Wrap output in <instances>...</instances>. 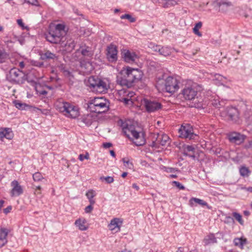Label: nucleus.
Returning a JSON list of instances; mask_svg holds the SVG:
<instances>
[{
	"label": "nucleus",
	"mask_w": 252,
	"mask_h": 252,
	"mask_svg": "<svg viewBox=\"0 0 252 252\" xmlns=\"http://www.w3.org/2000/svg\"><path fill=\"white\" fill-rule=\"evenodd\" d=\"M134 94V93L133 92H129L127 95L128 97H129L130 98L132 97Z\"/></svg>",
	"instance_id": "obj_59"
},
{
	"label": "nucleus",
	"mask_w": 252,
	"mask_h": 252,
	"mask_svg": "<svg viewBox=\"0 0 252 252\" xmlns=\"http://www.w3.org/2000/svg\"><path fill=\"white\" fill-rule=\"evenodd\" d=\"M17 22L18 24L23 28V29H27V27L24 26V24L22 19H18L17 21Z\"/></svg>",
	"instance_id": "obj_47"
},
{
	"label": "nucleus",
	"mask_w": 252,
	"mask_h": 252,
	"mask_svg": "<svg viewBox=\"0 0 252 252\" xmlns=\"http://www.w3.org/2000/svg\"><path fill=\"white\" fill-rule=\"evenodd\" d=\"M13 137V134L10 128L0 129V140H2L4 137L7 139H11Z\"/></svg>",
	"instance_id": "obj_21"
},
{
	"label": "nucleus",
	"mask_w": 252,
	"mask_h": 252,
	"mask_svg": "<svg viewBox=\"0 0 252 252\" xmlns=\"http://www.w3.org/2000/svg\"><path fill=\"white\" fill-rule=\"evenodd\" d=\"M8 230L5 228L0 229V248L3 247L7 243V237Z\"/></svg>",
	"instance_id": "obj_19"
},
{
	"label": "nucleus",
	"mask_w": 252,
	"mask_h": 252,
	"mask_svg": "<svg viewBox=\"0 0 252 252\" xmlns=\"http://www.w3.org/2000/svg\"><path fill=\"white\" fill-rule=\"evenodd\" d=\"M244 214L245 216H249L250 215V212L249 211H244Z\"/></svg>",
	"instance_id": "obj_63"
},
{
	"label": "nucleus",
	"mask_w": 252,
	"mask_h": 252,
	"mask_svg": "<svg viewBox=\"0 0 252 252\" xmlns=\"http://www.w3.org/2000/svg\"><path fill=\"white\" fill-rule=\"evenodd\" d=\"M226 136L230 143L238 145L243 143L247 138L246 135L236 131L230 132Z\"/></svg>",
	"instance_id": "obj_10"
},
{
	"label": "nucleus",
	"mask_w": 252,
	"mask_h": 252,
	"mask_svg": "<svg viewBox=\"0 0 252 252\" xmlns=\"http://www.w3.org/2000/svg\"><path fill=\"white\" fill-rule=\"evenodd\" d=\"M126 69L128 71V75H127L128 80L126 82L128 83V88H130L134 82L142 78L143 73L138 69L132 68L130 67H126Z\"/></svg>",
	"instance_id": "obj_6"
},
{
	"label": "nucleus",
	"mask_w": 252,
	"mask_h": 252,
	"mask_svg": "<svg viewBox=\"0 0 252 252\" xmlns=\"http://www.w3.org/2000/svg\"><path fill=\"white\" fill-rule=\"evenodd\" d=\"M122 127L125 135L136 146H142L145 144V140L143 133L136 131L133 125L126 122L122 124Z\"/></svg>",
	"instance_id": "obj_2"
},
{
	"label": "nucleus",
	"mask_w": 252,
	"mask_h": 252,
	"mask_svg": "<svg viewBox=\"0 0 252 252\" xmlns=\"http://www.w3.org/2000/svg\"><path fill=\"white\" fill-rule=\"evenodd\" d=\"M32 178L34 181L39 182L44 179L43 176L40 172H36L32 175Z\"/></svg>",
	"instance_id": "obj_36"
},
{
	"label": "nucleus",
	"mask_w": 252,
	"mask_h": 252,
	"mask_svg": "<svg viewBox=\"0 0 252 252\" xmlns=\"http://www.w3.org/2000/svg\"><path fill=\"white\" fill-rule=\"evenodd\" d=\"M179 136L186 139H195L197 135L193 131L192 127L189 124L182 125L179 129Z\"/></svg>",
	"instance_id": "obj_7"
},
{
	"label": "nucleus",
	"mask_w": 252,
	"mask_h": 252,
	"mask_svg": "<svg viewBox=\"0 0 252 252\" xmlns=\"http://www.w3.org/2000/svg\"><path fill=\"white\" fill-rule=\"evenodd\" d=\"M13 103L17 108L21 110L25 109V107L28 106L25 103H23L18 100L13 101Z\"/></svg>",
	"instance_id": "obj_34"
},
{
	"label": "nucleus",
	"mask_w": 252,
	"mask_h": 252,
	"mask_svg": "<svg viewBox=\"0 0 252 252\" xmlns=\"http://www.w3.org/2000/svg\"><path fill=\"white\" fill-rule=\"evenodd\" d=\"M216 78L219 80L220 82H224V79H225V78L224 77L220 75H217L216 76Z\"/></svg>",
	"instance_id": "obj_52"
},
{
	"label": "nucleus",
	"mask_w": 252,
	"mask_h": 252,
	"mask_svg": "<svg viewBox=\"0 0 252 252\" xmlns=\"http://www.w3.org/2000/svg\"><path fill=\"white\" fill-rule=\"evenodd\" d=\"M81 119V121L86 125L90 126L93 123L94 118L93 117L92 114L91 113H88L83 115L82 116Z\"/></svg>",
	"instance_id": "obj_24"
},
{
	"label": "nucleus",
	"mask_w": 252,
	"mask_h": 252,
	"mask_svg": "<svg viewBox=\"0 0 252 252\" xmlns=\"http://www.w3.org/2000/svg\"><path fill=\"white\" fill-rule=\"evenodd\" d=\"M245 147L246 149H250L252 148V141H249L248 144H246Z\"/></svg>",
	"instance_id": "obj_56"
},
{
	"label": "nucleus",
	"mask_w": 252,
	"mask_h": 252,
	"mask_svg": "<svg viewBox=\"0 0 252 252\" xmlns=\"http://www.w3.org/2000/svg\"><path fill=\"white\" fill-rule=\"evenodd\" d=\"M81 54L84 56L91 57L93 55V53L90 50L89 47H87L85 49H82L81 50Z\"/></svg>",
	"instance_id": "obj_40"
},
{
	"label": "nucleus",
	"mask_w": 252,
	"mask_h": 252,
	"mask_svg": "<svg viewBox=\"0 0 252 252\" xmlns=\"http://www.w3.org/2000/svg\"><path fill=\"white\" fill-rule=\"evenodd\" d=\"M75 225L81 231L86 230L88 228L87 221L85 219H78L75 220Z\"/></svg>",
	"instance_id": "obj_22"
},
{
	"label": "nucleus",
	"mask_w": 252,
	"mask_h": 252,
	"mask_svg": "<svg viewBox=\"0 0 252 252\" xmlns=\"http://www.w3.org/2000/svg\"><path fill=\"white\" fill-rule=\"evenodd\" d=\"M82 71L85 73H90L94 69L92 63L90 62L83 61L80 63Z\"/></svg>",
	"instance_id": "obj_20"
},
{
	"label": "nucleus",
	"mask_w": 252,
	"mask_h": 252,
	"mask_svg": "<svg viewBox=\"0 0 252 252\" xmlns=\"http://www.w3.org/2000/svg\"><path fill=\"white\" fill-rule=\"evenodd\" d=\"M143 103L146 111L149 113L154 112L161 109V104L157 101L144 99Z\"/></svg>",
	"instance_id": "obj_12"
},
{
	"label": "nucleus",
	"mask_w": 252,
	"mask_h": 252,
	"mask_svg": "<svg viewBox=\"0 0 252 252\" xmlns=\"http://www.w3.org/2000/svg\"><path fill=\"white\" fill-rule=\"evenodd\" d=\"M169 139V137L166 134L158 135L156 141L161 145H165Z\"/></svg>",
	"instance_id": "obj_27"
},
{
	"label": "nucleus",
	"mask_w": 252,
	"mask_h": 252,
	"mask_svg": "<svg viewBox=\"0 0 252 252\" xmlns=\"http://www.w3.org/2000/svg\"><path fill=\"white\" fill-rule=\"evenodd\" d=\"M172 52V49L168 47L161 46L159 52V54L164 57L169 56Z\"/></svg>",
	"instance_id": "obj_29"
},
{
	"label": "nucleus",
	"mask_w": 252,
	"mask_h": 252,
	"mask_svg": "<svg viewBox=\"0 0 252 252\" xmlns=\"http://www.w3.org/2000/svg\"><path fill=\"white\" fill-rule=\"evenodd\" d=\"M226 113L228 120L235 123H239V112L237 109L233 107H228L226 109Z\"/></svg>",
	"instance_id": "obj_15"
},
{
	"label": "nucleus",
	"mask_w": 252,
	"mask_h": 252,
	"mask_svg": "<svg viewBox=\"0 0 252 252\" xmlns=\"http://www.w3.org/2000/svg\"><path fill=\"white\" fill-rule=\"evenodd\" d=\"M232 216L241 224H243L244 221L242 219V216L240 214L234 212L232 213Z\"/></svg>",
	"instance_id": "obj_37"
},
{
	"label": "nucleus",
	"mask_w": 252,
	"mask_h": 252,
	"mask_svg": "<svg viewBox=\"0 0 252 252\" xmlns=\"http://www.w3.org/2000/svg\"><path fill=\"white\" fill-rule=\"evenodd\" d=\"M130 99L128 98H123V101L126 103L127 104Z\"/></svg>",
	"instance_id": "obj_60"
},
{
	"label": "nucleus",
	"mask_w": 252,
	"mask_h": 252,
	"mask_svg": "<svg viewBox=\"0 0 252 252\" xmlns=\"http://www.w3.org/2000/svg\"><path fill=\"white\" fill-rule=\"evenodd\" d=\"M189 202L191 206H194V203L198 204L199 205L202 206H208L207 203L204 201L203 200L195 197L191 198L189 200Z\"/></svg>",
	"instance_id": "obj_26"
},
{
	"label": "nucleus",
	"mask_w": 252,
	"mask_h": 252,
	"mask_svg": "<svg viewBox=\"0 0 252 252\" xmlns=\"http://www.w3.org/2000/svg\"><path fill=\"white\" fill-rule=\"evenodd\" d=\"M7 54H6L3 48L0 46V63H2L7 58Z\"/></svg>",
	"instance_id": "obj_32"
},
{
	"label": "nucleus",
	"mask_w": 252,
	"mask_h": 252,
	"mask_svg": "<svg viewBox=\"0 0 252 252\" xmlns=\"http://www.w3.org/2000/svg\"><path fill=\"white\" fill-rule=\"evenodd\" d=\"M202 23L201 22H198L196 23L193 28L192 31L193 33L199 37H201L202 34L201 32H199V29L201 28Z\"/></svg>",
	"instance_id": "obj_30"
},
{
	"label": "nucleus",
	"mask_w": 252,
	"mask_h": 252,
	"mask_svg": "<svg viewBox=\"0 0 252 252\" xmlns=\"http://www.w3.org/2000/svg\"><path fill=\"white\" fill-rule=\"evenodd\" d=\"M240 174L241 176L245 177V176H248L249 173H250V171L248 168L245 167V166H242L239 169Z\"/></svg>",
	"instance_id": "obj_33"
},
{
	"label": "nucleus",
	"mask_w": 252,
	"mask_h": 252,
	"mask_svg": "<svg viewBox=\"0 0 252 252\" xmlns=\"http://www.w3.org/2000/svg\"><path fill=\"white\" fill-rule=\"evenodd\" d=\"M212 104L216 107H219L220 105V102L218 99H214Z\"/></svg>",
	"instance_id": "obj_48"
},
{
	"label": "nucleus",
	"mask_w": 252,
	"mask_h": 252,
	"mask_svg": "<svg viewBox=\"0 0 252 252\" xmlns=\"http://www.w3.org/2000/svg\"><path fill=\"white\" fill-rule=\"evenodd\" d=\"M101 181H105L107 184H111L114 182V178L111 176L100 177L99 178Z\"/></svg>",
	"instance_id": "obj_39"
},
{
	"label": "nucleus",
	"mask_w": 252,
	"mask_h": 252,
	"mask_svg": "<svg viewBox=\"0 0 252 252\" xmlns=\"http://www.w3.org/2000/svg\"><path fill=\"white\" fill-rule=\"evenodd\" d=\"M62 45V46H64L65 47L68 46V47L66 48V49L69 50H73L75 46V43L72 39H69L67 41L66 43L64 44L63 43Z\"/></svg>",
	"instance_id": "obj_31"
},
{
	"label": "nucleus",
	"mask_w": 252,
	"mask_h": 252,
	"mask_svg": "<svg viewBox=\"0 0 252 252\" xmlns=\"http://www.w3.org/2000/svg\"><path fill=\"white\" fill-rule=\"evenodd\" d=\"M195 149L192 146L188 145L185 147L184 150V155H187L191 152H194Z\"/></svg>",
	"instance_id": "obj_38"
},
{
	"label": "nucleus",
	"mask_w": 252,
	"mask_h": 252,
	"mask_svg": "<svg viewBox=\"0 0 252 252\" xmlns=\"http://www.w3.org/2000/svg\"><path fill=\"white\" fill-rule=\"evenodd\" d=\"M166 171L168 173H179L180 172V170L178 169L171 168V167H167L166 169Z\"/></svg>",
	"instance_id": "obj_45"
},
{
	"label": "nucleus",
	"mask_w": 252,
	"mask_h": 252,
	"mask_svg": "<svg viewBox=\"0 0 252 252\" xmlns=\"http://www.w3.org/2000/svg\"><path fill=\"white\" fill-rule=\"evenodd\" d=\"M161 47V46L160 45H154L153 47H152V48L154 51L159 53Z\"/></svg>",
	"instance_id": "obj_49"
},
{
	"label": "nucleus",
	"mask_w": 252,
	"mask_h": 252,
	"mask_svg": "<svg viewBox=\"0 0 252 252\" xmlns=\"http://www.w3.org/2000/svg\"><path fill=\"white\" fill-rule=\"evenodd\" d=\"M89 107L94 112L102 113L108 110L109 102L103 97H95L91 101Z\"/></svg>",
	"instance_id": "obj_5"
},
{
	"label": "nucleus",
	"mask_w": 252,
	"mask_h": 252,
	"mask_svg": "<svg viewBox=\"0 0 252 252\" xmlns=\"http://www.w3.org/2000/svg\"><path fill=\"white\" fill-rule=\"evenodd\" d=\"M122 57L125 61L128 63H133L137 59V55L134 52L129 50L123 52Z\"/></svg>",
	"instance_id": "obj_18"
},
{
	"label": "nucleus",
	"mask_w": 252,
	"mask_h": 252,
	"mask_svg": "<svg viewBox=\"0 0 252 252\" xmlns=\"http://www.w3.org/2000/svg\"><path fill=\"white\" fill-rule=\"evenodd\" d=\"M11 209L12 207L11 206H9L3 210V212L6 214L9 213L11 211Z\"/></svg>",
	"instance_id": "obj_53"
},
{
	"label": "nucleus",
	"mask_w": 252,
	"mask_h": 252,
	"mask_svg": "<svg viewBox=\"0 0 252 252\" xmlns=\"http://www.w3.org/2000/svg\"><path fill=\"white\" fill-rule=\"evenodd\" d=\"M197 94V85L195 83L189 84L182 90V94L186 100L194 99Z\"/></svg>",
	"instance_id": "obj_8"
},
{
	"label": "nucleus",
	"mask_w": 252,
	"mask_h": 252,
	"mask_svg": "<svg viewBox=\"0 0 252 252\" xmlns=\"http://www.w3.org/2000/svg\"><path fill=\"white\" fill-rule=\"evenodd\" d=\"M107 58L109 62H113L117 60L118 51L116 46L110 45L107 47Z\"/></svg>",
	"instance_id": "obj_17"
},
{
	"label": "nucleus",
	"mask_w": 252,
	"mask_h": 252,
	"mask_svg": "<svg viewBox=\"0 0 252 252\" xmlns=\"http://www.w3.org/2000/svg\"><path fill=\"white\" fill-rule=\"evenodd\" d=\"M246 119L247 120V121L249 123V124H252V113L251 116L247 117L246 114L245 115Z\"/></svg>",
	"instance_id": "obj_54"
},
{
	"label": "nucleus",
	"mask_w": 252,
	"mask_h": 252,
	"mask_svg": "<svg viewBox=\"0 0 252 252\" xmlns=\"http://www.w3.org/2000/svg\"><path fill=\"white\" fill-rule=\"evenodd\" d=\"M78 159L81 161H83L84 159H89L90 155L88 152H86L85 155H83V154H80L78 157Z\"/></svg>",
	"instance_id": "obj_41"
},
{
	"label": "nucleus",
	"mask_w": 252,
	"mask_h": 252,
	"mask_svg": "<svg viewBox=\"0 0 252 252\" xmlns=\"http://www.w3.org/2000/svg\"><path fill=\"white\" fill-rule=\"evenodd\" d=\"M9 74L11 79L18 84L23 83L26 79L24 72L18 68H12L10 70Z\"/></svg>",
	"instance_id": "obj_11"
},
{
	"label": "nucleus",
	"mask_w": 252,
	"mask_h": 252,
	"mask_svg": "<svg viewBox=\"0 0 252 252\" xmlns=\"http://www.w3.org/2000/svg\"><path fill=\"white\" fill-rule=\"evenodd\" d=\"M24 1H26L27 0H24ZM27 2L32 5H36L37 4V0H28Z\"/></svg>",
	"instance_id": "obj_50"
},
{
	"label": "nucleus",
	"mask_w": 252,
	"mask_h": 252,
	"mask_svg": "<svg viewBox=\"0 0 252 252\" xmlns=\"http://www.w3.org/2000/svg\"><path fill=\"white\" fill-rule=\"evenodd\" d=\"M112 146V144L111 143H104L103 144V146L105 148H109Z\"/></svg>",
	"instance_id": "obj_55"
},
{
	"label": "nucleus",
	"mask_w": 252,
	"mask_h": 252,
	"mask_svg": "<svg viewBox=\"0 0 252 252\" xmlns=\"http://www.w3.org/2000/svg\"><path fill=\"white\" fill-rule=\"evenodd\" d=\"M246 190L252 192V187L245 188H244Z\"/></svg>",
	"instance_id": "obj_62"
},
{
	"label": "nucleus",
	"mask_w": 252,
	"mask_h": 252,
	"mask_svg": "<svg viewBox=\"0 0 252 252\" xmlns=\"http://www.w3.org/2000/svg\"><path fill=\"white\" fill-rule=\"evenodd\" d=\"M132 188L136 189L137 190H139V188L136 184H132Z\"/></svg>",
	"instance_id": "obj_61"
},
{
	"label": "nucleus",
	"mask_w": 252,
	"mask_h": 252,
	"mask_svg": "<svg viewBox=\"0 0 252 252\" xmlns=\"http://www.w3.org/2000/svg\"><path fill=\"white\" fill-rule=\"evenodd\" d=\"M88 199H89V202L90 203V205H91L92 206V205H93L95 203V201L93 199V198Z\"/></svg>",
	"instance_id": "obj_64"
},
{
	"label": "nucleus",
	"mask_w": 252,
	"mask_h": 252,
	"mask_svg": "<svg viewBox=\"0 0 252 252\" xmlns=\"http://www.w3.org/2000/svg\"><path fill=\"white\" fill-rule=\"evenodd\" d=\"M19 66L21 68H23L25 67V63L24 62H21L19 63Z\"/></svg>",
	"instance_id": "obj_58"
},
{
	"label": "nucleus",
	"mask_w": 252,
	"mask_h": 252,
	"mask_svg": "<svg viewBox=\"0 0 252 252\" xmlns=\"http://www.w3.org/2000/svg\"><path fill=\"white\" fill-rule=\"evenodd\" d=\"M40 58L43 60H57V56L56 54L52 53L49 50L45 51L44 52L41 53Z\"/></svg>",
	"instance_id": "obj_23"
},
{
	"label": "nucleus",
	"mask_w": 252,
	"mask_h": 252,
	"mask_svg": "<svg viewBox=\"0 0 252 252\" xmlns=\"http://www.w3.org/2000/svg\"><path fill=\"white\" fill-rule=\"evenodd\" d=\"M11 189L10 195L12 197L18 196L23 194V189L22 187L16 180H14L11 183Z\"/></svg>",
	"instance_id": "obj_16"
},
{
	"label": "nucleus",
	"mask_w": 252,
	"mask_h": 252,
	"mask_svg": "<svg viewBox=\"0 0 252 252\" xmlns=\"http://www.w3.org/2000/svg\"><path fill=\"white\" fill-rule=\"evenodd\" d=\"M65 34L64 25L58 24L54 28H50L45 36L46 39L49 42L53 44H62L64 42Z\"/></svg>",
	"instance_id": "obj_3"
},
{
	"label": "nucleus",
	"mask_w": 252,
	"mask_h": 252,
	"mask_svg": "<svg viewBox=\"0 0 252 252\" xmlns=\"http://www.w3.org/2000/svg\"><path fill=\"white\" fill-rule=\"evenodd\" d=\"M123 221L122 219L115 218L110 221V223L108 225V227L113 233H117L120 231Z\"/></svg>",
	"instance_id": "obj_14"
},
{
	"label": "nucleus",
	"mask_w": 252,
	"mask_h": 252,
	"mask_svg": "<svg viewBox=\"0 0 252 252\" xmlns=\"http://www.w3.org/2000/svg\"><path fill=\"white\" fill-rule=\"evenodd\" d=\"M88 199L93 198L95 196V191L92 189L89 190L86 194Z\"/></svg>",
	"instance_id": "obj_42"
},
{
	"label": "nucleus",
	"mask_w": 252,
	"mask_h": 252,
	"mask_svg": "<svg viewBox=\"0 0 252 252\" xmlns=\"http://www.w3.org/2000/svg\"><path fill=\"white\" fill-rule=\"evenodd\" d=\"M123 161L124 163V165L126 167L130 169L133 168V165L132 163L131 162H130L128 160H126L125 159H123Z\"/></svg>",
	"instance_id": "obj_43"
},
{
	"label": "nucleus",
	"mask_w": 252,
	"mask_h": 252,
	"mask_svg": "<svg viewBox=\"0 0 252 252\" xmlns=\"http://www.w3.org/2000/svg\"><path fill=\"white\" fill-rule=\"evenodd\" d=\"M179 82L175 78L168 77L165 81V89L169 93H174L179 89Z\"/></svg>",
	"instance_id": "obj_9"
},
{
	"label": "nucleus",
	"mask_w": 252,
	"mask_h": 252,
	"mask_svg": "<svg viewBox=\"0 0 252 252\" xmlns=\"http://www.w3.org/2000/svg\"><path fill=\"white\" fill-rule=\"evenodd\" d=\"M233 242L236 246L243 249L244 246L247 243V239L243 238H236L234 239Z\"/></svg>",
	"instance_id": "obj_28"
},
{
	"label": "nucleus",
	"mask_w": 252,
	"mask_h": 252,
	"mask_svg": "<svg viewBox=\"0 0 252 252\" xmlns=\"http://www.w3.org/2000/svg\"><path fill=\"white\" fill-rule=\"evenodd\" d=\"M186 156H189L193 158H194L195 157V155H194V152H191L190 153H189L188 155H187Z\"/></svg>",
	"instance_id": "obj_57"
},
{
	"label": "nucleus",
	"mask_w": 252,
	"mask_h": 252,
	"mask_svg": "<svg viewBox=\"0 0 252 252\" xmlns=\"http://www.w3.org/2000/svg\"><path fill=\"white\" fill-rule=\"evenodd\" d=\"M121 19H127L130 22L133 23L136 21V19L133 17L131 15L128 14H126L121 16Z\"/></svg>",
	"instance_id": "obj_35"
},
{
	"label": "nucleus",
	"mask_w": 252,
	"mask_h": 252,
	"mask_svg": "<svg viewBox=\"0 0 252 252\" xmlns=\"http://www.w3.org/2000/svg\"><path fill=\"white\" fill-rule=\"evenodd\" d=\"M86 85L92 92L98 93H104L109 88L108 81L106 79H100L94 76H90L85 80Z\"/></svg>",
	"instance_id": "obj_4"
},
{
	"label": "nucleus",
	"mask_w": 252,
	"mask_h": 252,
	"mask_svg": "<svg viewBox=\"0 0 252 252\" xmlns=\"http://www.w3.org/2000/svg\"><path fill=\"white\" fill-rule=\"evenodd\" d=\"M127 75H128V71L126 68H124L117 76V83L122 86L128 88V83L126 82L128 80Z\"/></svg>",
	"instance_id": "obj_13"
},
{
	"label": "nucleus",
	"mask_w": 252,
	"mask_h": 252,
	"mask_svg": "<svg viewBox=\"0 0 252 252\" xmlns=\"http://www.w3.org/2000/svg\"><path fill=\"white\" fill-rule=\"evenodd\" d=\"M203 242L205 245H208L211 244L216 243L217 241L214 234H210L204 238Z\"/></svg>",
	"instance_id": "obj_25"
},
{
	"label": "nucleus",
	"mask_w": 252,
	"mask_h": 252,
	"mask_svg": "<svg viewBox=\"0 0 252 252\" xmlns=\"http://www.w3.org/2000/svg\"><path fill=\"white\" fill-rule=\"evenodd\" d=\"M172 185L176 186L177 188L180 189H184L185 187L181 184L179 182L177 181H173L172 182Z\"/></svg>",
	"instance_id": "obj_44"
},
{
	"label": "nucleus",
	"mask_w": 252,
	"mask_h": 252,
	"mask_svg": "<svg viewBox=\"0 0 252 252\" xmlns=\"http://www.w3.org/2000/svg\"><path fill=\"white\" fill-rule=\"evenodd\" d=\"M217 5L219 6H226L228 7L232 5L231 3L230 2H223L222 4H220V3H217Z\"/></svg>",
	"instance_id": "obj_46"
},
{
	"label": "nucleus",
	"mask_w": 252,
	"mask_h": 252,
	"mask_svg": "<svg viewBox=\"0 0 252 252\" xmlns=\"http://www.w3.org/2000/svg\"><path fill=\"white\" fill-rule=\"evenodd\" d=\"M55 106L57 110L67 118L75 119L80 114L79 108L77 106L62 99L55 102Z\"/></svg>",
	"instance_id": "obj_1"
},
{
	"label": "nucleus",
	"mask_w": 252,
	"mask_h": 252,
	"mask_svg": "<svg viewBox=\"0 0 252 252\" xmlns=\"http://www.w3.org/2000/svg\"><path fill=\"white\" fill-rule=\"evenodd\" d=\"M93 209V206L91 205H90L86 207L85 209V212L87 213H90L92 211Z\"/></svg>",
	"instance_id": "obj_51"
}]
</instances>
